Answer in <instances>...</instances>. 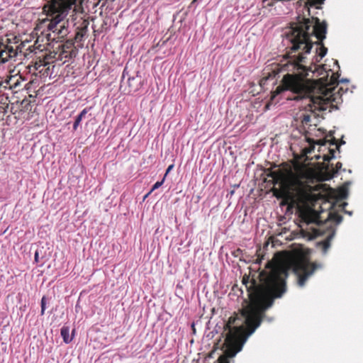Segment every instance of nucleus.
<instances>
[{"label":"nucleus","mask_w":363,"mask_h":363,"mask_svg":"<svg viewBox=\"0 0 363 363\" xmlns=\"http://www.w3.org/2000/svg\"><path fill=\"white\" fill-rule=\"evenodd\" d=\"M21 52L20 45L13 44L10 39L0 41V65L9 62Z\"/></svg>","instance_id":"obj_5"},{"label":"nucleus","mask_w":363,"mask_h":363,"mask_svg":"<svg viewBox=\"0 0 363 363\" xmlns=\"http://www.w3.org/2000/svg\"><path fill=\"white\" fill-rule=\"evenodd\" d=\"M41 315H44L45 313V305H46V298L45 296H43L41 299Z\"/></svg>","instance_id":"obj_21"},{"label":"nucleus","mask_w":363,"mask_h":363,"mask_svg":"<svg viewBox=\"0 0 363 363\" xmlns=\"http://www.w3.org/2000/svg\"><path fill=\"white\" fill-rule=\"evenodd\" d=\"M271 176L273 179H278L280 177V173L279 172H272Z\"/></svg>","instance_id":"obj_23"},{"label":"nucleus","mask_w":363,"mask_h":363,"mask_svg":"<svg viewBox=\"0 0 363 363\" xmlns=\"http://www.w3.org/2000/svg\"><path fill=\"white\" fill-rule=\"evenodd\" d=\"M327 24L325 22H320L318 18H303L292 24L291 30L286 35V38L291 43L290 51L287 53V62L281 65V69L286 71L281 80V85L278 86L273 92V97L280 94L282 91L289 90L296 96L293 100H306L307 106L312 109V104L315 103L313 96L315 86L306 77V67L303 65L305 57L303 53H309L313 48L311 35H315L318 41H323L325 38Z\"/></svg>","instance_id":"obj_2"},{"label":"nucleus","mask_w":363,"mask_h":363,"mask_svg":"<svg viewBox=\"0 0 363 363\" xmlns=\"http://www.w3.org/2000/svg\"><path fill=\"white\" fill-rule=\"evenodd\" d=\"M23 81L24 79L19 74H10L4 79V84L11 89V93H16L21 89Z\"/></svg>","instance_id":"obj_8"},{"label":"nucleus","mask_w":363,"mask_h":363,"mask_svg":"<svg viewBox=\"0 0 363 363\" xmlns=\"http://www.w3.org/2000/svg\"><path fill=\"white\" fill-rule=\"evenodd\" d=\"M328 218L335 220L338 223L342 220V217L337 213H328Z\"/></svg>","instance_id":"obj_19"},{"label":"nucleus","mask_w":363,"mask_h":363,"mask_svg":"<svg viewBox=\"0 0 363 363\" xmlns=\"http://www.w3.org/2000/svg\"><path fill=\"white\" fill-rule=\"evenodd\" d=\"M77 1L50 0L49 5L44 7L47 15L51 17L48 29L53 34V40L62 41L69 34V21L67 16Z\"/></svg>","instance_id":"obj_4"},{"label":"nucleus","mask_w":363,"mask_h":363,"mask_svg":"<svg viewBox=\"0 0 363 363\" xmlns=\"http://www.w3.org/2000/svg\"><path fill=\"white\" fill-rule=\"evenodd\" d=\"M85 35V31L83 29L79 30L74 36V40L76 42H81Z\"/></svg>","instance_id":"obj_18"},{"label":"nucleus","mask_w":363,"mask_h":363,"mask_svg":"<svg viewBox=\"0 0 363 363\" xmlns=\"http://www.w3.org/2000/svg\"><path fill=\"white\" fill-rule=\"evenodd\" d=\"M299 217L301 222L306 225L315 223L319 225L323 223L321 220L320 213L310 206H305L301 208L299 211Z\"/></svg>","instance_id":"obj_6"},{"label":"nucleus","mask_w":363,"mask_h":363,"mask_svg":"<svg viewBox=\"0 0 363 363\" xmlns=\"http://www.w3.org/2000/svg\"><path fill=\"white\" fill-rule=\"evenodd\" d=\"M260 312L252 311L246 318L245 326L242 318L237 314L230 316L224 326L228 330L222 347L223 355L218 359L219 363H230L229 358L240 352L247 337L260 325Z\"/></svg>","instance_id":"obj_3"},{"label":"nucleus","mask_w":363,"mask_h":363,"mask_svg":"<svg viewBox=\"0 0 363 363\" xmlns=\"http://www.w3.org/2000/svg\"><path fill=\"white\" fill-rule=\"evenodd\" d=\"M38 256H39L38 252V251H36V252H35V261L36 262H38Z\"/></svg>","instance_id":"obj_27"},{"label":"nucleus","mask_w":363,"mask_h":363,"mask_svg":"<svg viewBox=\"0 0 363 363\" xmlns=\"http://www.w3.org/2000/svg\"><path fill=\"white\" fill-rule=\"evenodd\" d=\"M334 157H335V150L330 149L329 150V154L328 155H325L323 156V160L326 161V162H329Z\"/></svg>","instance_id":"obj_20"},{"label":"nucleus","mask_w":363,"mask_h":363,"mask_svg":"<svg viewBox=\"0 0 363 363\" xmlns=\"http://www.w3.org/2000/svg\"><path fill=\"white\" fill-rule=\"evenodd\" d=\"M164 178H165V176L164 177L163 179L160 182H157L152 187V189H151V192L153 191L154 190L158 189L159 187H160L163 182H164Z\"/></svg>","instance_id":"obj_22"},{"label":"nucleus","mask_w":363,"mask_h":363,"mask_svg":"<svg viewBox=\"0 0 363 363\" xmlns=\"http://www.w3.org/2000/svg\"><path fill=\"white\" fill-rule=\"evenodd\" d=\"M294 185L296 195L300 196L302 201L311 202L313 200L315 194L312 193L313 188L311 185L305 184L299 179L295 180Z\"/></svg>","instance_id":"obj_7"},{"label":"nucleus","mask_w":363,"mask_h":363,"mask_svg":"<svg viewBox=\"0 0 363 363\" xmlns=\"http://www.w3.org/2000/svg\"><path fill=\"white\" fill-rule=\"evenodd\" d=\"M316 44L320 45L318 56L322 59L327 54L328 49L323 45V41H318Z\"/></svg>","instance_id":"obj_17"},{"label":"nucleus","mask_w":363,"mask_h":363,"mask_svg":"<svg viewBox=\"0 0 363 363\" xmlns=\"http://www.w3.org/2000/svg\"><path fill=\"white\" fill-rule=\"evenodd\" d=\"M333 133H334V132L330 131L329 133V135H328V137L331 138L330 140H328L326 138L320 139V140H317L315 142V143L318 145H326V143H329L330 145H336V148L339 150L340 145L341 144H344L345 141L341 140V142L338 144L337 140L333 136Z\"/></svg>","instance_id":"obj_12"},{"label":"nucleus","mask_w":363,"mask_h":363,"mask_svg":"<svg viewBox=\"0 0 363 363\" xmlns=\"http://www.w3.org/2000/svg\"><path fill=\"white\" fill-rule=\"evenodd\" d=\"M76 50L72 40H67L65 44L62 46V51L60 54L61 60L62 58H72L75 57Z\"/></svg>","instance_id":"obj_9"},{"label":"nucleus","mask_w":363,"mask_h":363,"mask_svg":"<svg viewBox=\"0 0 363 363\" xmlns=\"http://www.w3.org/2000/svg\"><path fill=\"white\" fill-rule=\"evenodd\" d=\"M91 109V108H85L83 109L81 113L77 116L75 121L73 124V129L76 130L79 125L82 118L86 116L87 112Z\"/></svg>","instance_id":"obj_15"},{"label":"nucleus","mask_w":363,"mask_h":363,"mask_svg":"<svg viewBox=\"0 0 363 363\" xmlns=\"http://www.w3.org/2000/svg\"><path fill=\"white\" fill-rule=\"evenodd\" d=\"M276 259L277 260L267 264L269 272L260 273V284H257L254 279L249 281V277H243L242 282L246 286L252 304L250 308L243 309L239 317L242 318L243 324H246V318L252 311L260 312V320L262 321L265 311L273 305L274 298H280L285 293V279L289 269H292L297 276L298 286H303L317 268V265L310 262L307 258L289 252H279L276 255Z\"/></svg>","instance_id":"obj_1"},{"label":"nucleus","mask_w":363,"mask_h":363,"mask_svg":"<svg viewBox=\"0 0 363 363\" xmlns=\"http://www.w3.org/2000/svg\"><path fill=\"white\" fill-rule=\"evenodd\" d=\"M341 191H342V193H341V196H342V197L345 198V197L346 196V195H345V194H346V193H345V191L342 189V190H341Z\"/></svg>","instance_id":"obj_28"},{"label":"nucleus","mask_w":363,"mask_h":363,"mask_svg":"<svg viewBox=\"0 0 363 363\" xmlns=\"http://www.w3.org/2000/svg\"><path fill=\"white\" fill-rule=\"evenodd\" d=\"M11 91L8 86L4 84V80L0 82V104L7 105L9 102L8 91ZM4 106H0V113H3Z\"/></svg>","instance_id":"obj_10"},{"label":"nucleus","mask_w":363,"mask_h":363,"mask_svg":"<svg viewBox=\"0 0 363 363\" xmlns=\"http://www.w3.org/2000/svg\"><path fill=\"white\" fill-rule=\"evenodd\" d=\"M129 92H135L142 86V79L139 75L129 77L128 79Z\"/></svg>","instance_id":"obj_11"},{"label":"nucleus","mask_w":363,"mask_h":363,"mask_svg":"<svg viewBox=\"0 0 363 363\" xmlns=\"http://www.w3.org/2000/svg\"><path fill=\"white\" fill-rule=\"evenodd\" d=\"M341 167H342V163L340 162H337V164L335 165V169H333V174L337 173L338 172V170L340 169H341Z\"/></svg>","instance_id":"obj_24"},{"label":"nucleus","mask_w":363,"mask_h":363,"mask_svg":"<svg viewBox=\"0 0 363 363\" xmlns=\"http://www.w3.org/2000/svg\"><path fill=\"white\" fill-rule=\"evenodd\" d=\"M337 84L338 76H337L336 74L333 73L329 79H325V82L323 84V86H325L326 91H332Z\"/></svg>","instance_id":"obj_13"},{"label":"nucleus","mask_w":363,"mask_h":363,"mask_svg":"<svg viewBox=\"0 0 363 363\" xmlns=\"http://www.w3.org/2000/svg\"><path fill=\"white\" fill-rule=\"evenodd\" d=\"M60 334L65 343H69L72 340V336H69V327L63 326L60 330Z\"/></svg>","instance_id":"obj_16"},{"label":"nucleus","mask_w":363,"mask_h":363,"mask_svg":"<svg viewBox=\"0 0 363 363\" xmlns=\"http://www.w3.org/2000/svg\"><path fill=\"white\" fill-rule=\"evenodd\" d=\"M334 233L330 234L324 240L318 242L317 245L321 247L323 254H326L330 247V242L333 238Z\"/></svg>","instance_id":"obj_14"},{"label":"nucleus","mask_w":363,"mask_h":363,"mask_svg":"<svg viewBox=\"0 0 363 363\" xmlns=\"http://www.w3.org/2000/svg\"><path fill=\"white\" fill-rule=\"evenodd\" d=\"M310 116L307 115V116H304L303 117V121L307 123L308 121H310Z\"/></svg>","instance_id":"obj_26"},{"label":"nucleus","mask_w":363,"mask_h":363,"mask_svg":"<svg viewBox=\"0 0 363 363\" xmlns=\"http://www.w3.org/2000/svg\"><path fill=\"white\" fill-rule=\"evenodd\" d=\"M174 167V165L173 164H171L169 165L167 170H166V173H165V176L172 169V168Z\"/></svg>","instance_id":"obj_25"}]
</instances>
